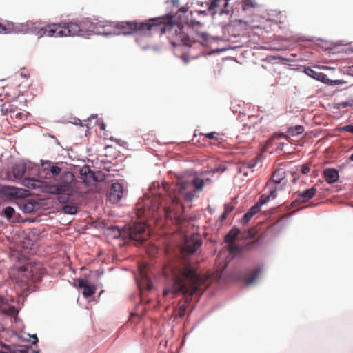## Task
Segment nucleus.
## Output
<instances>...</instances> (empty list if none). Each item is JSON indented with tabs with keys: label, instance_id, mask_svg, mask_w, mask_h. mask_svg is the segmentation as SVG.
Returning <instances> with one entry per match:
<instances>
[{
	"label": "nucleus",
	"instance_id": "obj_1",
	"mask_svg": "<svg viewBox=\"0 0 353 353\" xmlns=\"http://www.w3.org/2000/svg\"><path fill=\"white\" fill-rule=\"evenodd\" d=\"M164 273L172 276L173 285L170 288L163 290V296H166L171 293L174 295L178 293L186 295L183 303L174 310L175 316L182 318L192 301V296L197 293L201 294L208 288L210 276L200 274L196 266L190 262L168 265L164 268Z\"/></svg>",
	"mask_w": 353,
	"mask_h": 353
},
{
	"label": "nucleus",
	"instance_id": "obj_2",
	"mask_svg": "<svg viewBox=\"0 0 353 353\" xmlns=\"http://www.w3.org/2000/svg\"><path fill=\"white\" fill-rule=\"evenodd\" d=\"M36 35L41 38L43 37H62L68 36L83 35L79 25L77 23H58L46 25L35 32Z\"/></svg>",
	"mask_w": 353,
	"mask_h": 353
},
{
	"label": "nucleus",
	"instance_id": "obj_3",
	"mask_svg": "<svg viewBox=\"0 0 353 353\" xmlns=\"http://www.w3.org/2000/svg\"><path fill=\"white\" fill-rule=\"evenodd\" d=\"M168 34V37L173 39V45L181 43L185 46H190V39L183 32V26L174 23L172 21V16L166 15L162 17L161 28L160 35Z\"/></svg>",
	"mask_w": 353,
	"mask_h": 353
},
{
	"label": "nucleus",
	"instance_id": "obj_4",
	"mask_svg": "<svg viewBox=\"0 0 353 353\" xmlns=\"http://www.w3.org/2000/svg\"><path fill=\"white\" fill-rule=\"evenodd\" d=\"M74 176L70 171L61 172L59 179L56 184L48 186V192L50 194H58L60 203H66L73 194L72 184Z\"/></svg>",
	"mask_w": 353,
	"mask_h": 353
},
{
	"label": "nucleus",
	"instance_id": "obj_5",
	"mask_svg": "<svg viewBox=\"0 0 353 353\" xmlns=\"http://www.w3.org/2000/svg\"><path fill=\"white\" fill-rule=\"evenodd\" d=\"M43 274L42 265L39 263H28L17 268L14 272L17 283H27L28 281L39 282Z\"/></svg>",
	"mask_w": 353,
	"mask_h": 353
},
{
	"label": "nucleus",
	"instance_id": "obj_6",
	"mask_svg": "<svg viewBox=\"0 0 353 353\" xmlns=\"http://www.w3.org/2000/svg\"><path fill=\"white\" fill-rule=\"evenodd\" d=\"M161 196L159 195H145L136 205L137 216L141 217L155 216L159 209Z\"/></svg>",
	"mask_w": 353,
	"mask_h": 353
},
{
	"label": "nucleus",
	"instance_id": "obj_7",
	"mask_svg": "<svg viewBox=\"0 0 353 353\" xmlns=\"http://www.w3.org/2000/svg\"><path fill=\"white\" fill-rule=\"evenodd\" d=\"M184 208L179 204L177 199H172L171 206L163 208V212L166 220H170L172 223L179 226V230H182L187 223L186 216L184 214Z\"/></svg>",
	"mask_w": 353,
	"mask_h": 353
},
{
	"label": "nucleus",
	"instance_id": "obj_8",
	"mask_svg": "<svg viewBox=\"0 0 353 353\" xmlns=\"http://www.w3.org/2000/svg\"><path fill=\"white\" fill-rule=\"evenodd\" d=\"M128 234L129 238L136 241L137 244H141L148 239L149 236L147 226L143 222H134L129 225Z\"/></svg>",
	"mask_w": 353,
	"mask_h": 353
},
{
	"label": "nucleus",
	"instance_id": "obj_9",
	"mask_svg": "<svg viewBox=\"0 0 353 353\" xmlns=\"http://www.w3.org/2000/svg\"><path fill=\"white\" fill-rule=\"evenodd\" d=\"M162 23V17L154 18L148 20L145 22H139L135 21L136 32L146 33L151 32L153 33H159L160 34Z\"/></svg>",
	"mask_w": 353,
	"mask_h": 353
},
{
	"label": "nucleus",
	"instance_id": "obj_10",
	"mask_svg": "<svg viewBox=\"0 0 353 353\" xmlns=\"http://www.w3.org/2000/svg\"><path fill=\"white\" fill-rule=\"evenodd\" d=\"M285 185V183H277L272 181H268L264 188L265 194L261 195V196L265 199L267 202L271 199H275L277 196V192L284 190Z\"/></svg>",
	"mask_w": 353,
	"mask_h": 353
},
{
	"label": "nucleus",
	"instance_id": "obj_11",
	"mask_svg": "<svg viewBox=\"0 0 353 353\" xmlns=\"http://www.w3.org/2000/svg\"><path fill=\"white\" fill-rule=\"evenodd\" d=\"M113 29L112 31H115L116 33L114 34H131L136 32V24L134 21H121V22H112Z\"/></svg>",
	"mask_w": 353,
	"mask_h": 353
},
{
	"label": "nucleus",
	"instance_id": "obj_12",
	"mask_svg": "<svg viewBox=\"0 0 353 353\" xmlns=\"http://www.w3.org/2000/svg\"><path fill=\"white\" fill-rule=\"evenodd\" d=\"M316 188L314 186L307 189L303 192H297L294 193V196L296 197L294 201L292 203V206H296L300 203H305L310 199H312L316 193Z\"/></svg>",
	"mask_w": 353,
	"mask_h": 353
},
{
	"label": "nucleus",
	"instance_id": "obj_13",
	"mask_svg": "<svg viewBox=\"0 0 353 353\" xmlns=\"http://www.w3.org/2000/svg\"><path fill=\"white\" fill-rule=\"evenodd\" d=\"M92 31L97 34L102 35H110L116 33L115 31H112L113 25L112 22L108 21H99L91 25Z\"/></svg>",
	"mask_w": 353,
	"mask_h": 353
},
{
	"label": "nucleus",
	"instance_id": "obj_14",
	"mask_svg": "<svg viewBox=\"0 0 353 353\" xmlns=\"http://www.w3.org/2000/svg\"><path fill=\"white\" fill-rule=\"evenodd\" d=\"M23 24H15L12 21H5L0 23V34L19 33L24 30Z\"/></svg>",
	"mask_w": 353,
	"mask_h": 353
},
{
	"label": "nucleus",
	"instance_id": "obj_15",
	"mask_svg": "<svg viewBox=\"0 0 353 353\" xmlns=\"http://www.w3.org/2000/svg\"><path fill=\"white\" fill-rule=\"evenodd\" d=\"M201 245V241L196 235H192L190 238L185 239L183 250L188 253H194Z\"/></svg>",
	"mask_w": 353,
	"mask_h": 353
},
{
	"label": "nucleus",
	"instance_id": "obj_16",
	"mask_svg": "<svg viewBox=\"0 0 353 353\" xmlns=\"http://www.w3.org/2000/svg\"><path fill=\"white\" fill-rule=\"evenodd\" d=\"M123 195V188L121 183H114L111 185L109 200L112 203H118Z\"/></svg>",
	"mask_w": 353,
	"mask_h": 353
},
{
	"label": "nucleus",
	"instance_id": "obj_17",
	"mask_svg": "<svg viewBox=\"0 0 353 353\" xmlns=\"http://www.w3.org/2000/svg\"><path fill=\"white\" fill-rule=\"evenodd\" d=\"M267 201L261 196L257 203L253 205L242 217L241 223L243 224L248 223L250 220L261 210V207L265 204Z\"/></svg>",
	"mask_w": 353,
	"mask_h": 353
},
{
	"label": "nucleus",
	"instance_id": "obj_18",
	"mask_svg": "<svg viewBox=\"0 0 353 353\" xmlns=\"http://www.w3.org/2000/svg\"><path fill=\"white\" fill-rule=\"evenodd\" d=\"M0 353H39L31 346H20L11 350L7 346L0 344Z\"/></svg>",
	"mask_w": 353,
	"mask_h": 353
},
{
	"label": "nucleus",
	"instance_id": "obj_19",
	"mask_svg": "<svg viewBox=\"0 0 353 353\" xmlns=\"http://www.w3.org/2000/svg\"><path fill=\"white\" fill-rule=\"evenodd\" d=\"M1 193L7 199H18L21 196V190L11 186H4L1 190Z\"/></svg>",
	"mask_w": 353,
	"mask_h": 353
},
{
	"label": "nucleus",
	"instance_id": "obj_20",
	"mask_svg": "<svg viewBox=\"0 0 353 353\" xmlns=\"http://www.w3.org/2000/svg\"><path fill=\"white\" fill-rule=\"evenodd\" d=\"M78 286L79 288L83 289V296L85 298L91 296L96 292V287L92 285H88V281L85 279H78Z\"/></svg>",
	"mask_w": 353,
	"mask_h": 353
},
{
	"label": "nucleus",
	"instance_id": "obj_21",
	"mask_svg": "<svg viewBox=\"0 0 353 353\" xmlns=\"http://www.w3.org/2000/svg\"><path fill=\"white\" fill-rule=\"evenodd\" d=\"M190 186L189 181H182L179 183V192L183 195L185 199L188 201H192L196 196V192L194 190L185 192Z\"/></svg>",
	"mask_w": 353,
	"mask_h": 353
},
{
	"label": "nucleus",
	"instance_id": "obj_22",
	"mask_svg": "<svg viewBox=\"0 0 353 353\" xmlns=\"http://www.w3.org/2000/svg\"><path fill=\"white\" fill-rule=\"evenodd\" d=\"M139 275L141 279V283H139L140 287L143 286L146 290H150L152 288V283L150 278L147 274L144 266L139 267Z\"/></svg>",
	"mask_w": 353,
	"mask_h": 353
},
{
	"label": "nucleus",
	"instance_id": "obj_23",
	"mask_svg": "<svg viewBox=\"0 0 353 353\" xmlns=\"http://www.w3.org/2000/svg\"><path fill=\"white\" fill-rule=\"evenodd\" d=\"M305 129L303 125H297L295 126H290L286 130V135L284 134H279L280 137H296L303 133Z\"/></svg>",
	"mask_w": 353,
	"mask_h": 353
},
{
	"label": "nucleus",
	"instance_id": "obj_24",
	"mask_svg": "<svg viewBox=\"0 0 353 353\" xmlns=\"http://www.w3.org/2000/svg\"><path fill=\"white\" fill-rule=\"evenodd\" d=\"M26 172V166L23 163H17L12 167V173L16 179H21Z\"/></svg>",
	"mask_w": 353,
	"mask_h": 353
},
{
	"label": "nucleus",
	"instance_id": "obj_25",
	"mask_svg": "<svg viewBox=\"0 0 353 353\" xmlns=\"http://www.w3.org/2000/svg\"><path fill=\"white\" fill-rule=\"evenodd\" d=\"M325 180L329 184L335 183L339 179V172L335 169L328 168L323 171Z\"/></svg>",
	"mask_w": 353,
	"mask_h": 353
},
{
	"label": "nucleus",
	"instance_id": "obj_26",
	"mask_svg": "<svg viewBox=\"0 0 353 353\" xmlns=\"http://www.w3.org/2000/svg\"><path fill=\"white\" fill-rule=\"evenodd\" d=\"M285 179V172L283 169L280 168V169L276 170L273 172L271 179L268 181H272L274 183H287V181Z\"/></svg>",
	"mask_w": 353,
	"mask_h": 353
},
{
	"label": "nucleus",
	"instance_id": "obj_27",
	"mask_svg": "<svg viewBox=\"0 0 353 353\" xmlns=\"http://www.w3.org/2000/svg\"><path fill=\"white\" fill-rule=\"evenodd\" d=\"M22 184L30 189H37L41 187V181L32 178H25Z\"/></svg>",
	"mask_w": 353,
	"mask_h": 353
},
{
	"label": "nucleus",
	"instance_id": "obj_28",
	"mask_svg": "<svg viewBox=\"0 0 353 353\" xmlns=\"http://www.w3.org/2000/svg\"><path fill=\"white\" fill-rule=\"evenodd\" d=\"M305 73L309 77L319 81H323L325 76L323 73L316 72L310 67L305 68Z\"/></svg>",
	"mask_w": 353,
	"mask_h": 353
},
{
	"label": "nucleus",
	"instance_id": "obj_29",
	"mask_svg": "<svg viewBox=\"0 0 353 353\" xmlns=\"http://www.w3.org/2000/svg\"><path fill=\"white\" fill-rule=\"evenodd\" d=\"M239 234V229L236 228H232L230 232L226 234L225 241L228 243H234Z\"/></svg>",
	"mask_w": 353,
	"mask_h": 353
},
{
	"label": "nucleus",
	"instance_id": "obj_30",
	"mask_svg": "<svg viewBox=\"0 0 353 353\" xmlns=\"http://www.w3.org/2000/svg\"><path fill=\"white\" fill-rule=\"evenodd\" d=\"M17 111V108L10 103H5L2 105L1 112L3 114H14Z\"/></svg>",
	"mask_w": 353,
	"mask_h": 353
},
{
	"label": "nucleus",
	"instance_id": "obj_31",
	"mask_svg": "<svg viewBox=\"0 0 353 353\" xmlns=\"http://www.w3.org/2000/svg\"><path fill=\"white\" fill-rule=\"evenodd\" d=\"M190 185H192L197 191L201 192L204 186V179L199 177H195L191 182H190Z\"/></svg>",
	"mask_w": 353,
	"mask_h": 353
},
{
	"label": "nucleus",
	"instance_id": "obj_32",
	"mask_svg": "<svg viewBox=\"0 0 353 353\" xmlns=\"http://www.w3.org/2000/svg\"><path fill=\"white\" fill-rule=\"evenodd\" d=\"M260 19V17L258 15H256V16H254V19L248 20L245 22V23L249 28H251V29L261 28V25L259 23V21H258V19Z\"/></svg>",
	"mask_w": 353,
	"mask_h": 353
},
{
	"label": "nucleus",
	"instance_id": "obj_33",
	"mask_svg": "<svg viewBox=\"0 0 353 353\" xmlns=\"http://www.w3.org/2000/svg\"><path fill=\"white\" fill-rule=\"evenodd\" d=\"M80 174L82 176H85V178H91L93 177L95 181H98L99 179L95 176L94 174L92 172L90 167L88 165H84L80 171Z\"/></svg>",
	"mask_w": 353,
	"mask_h": 353
},
{
	"label": "nucleus",
	"instance_id": "obj_34",
	"mask_svg": "<svg viewBox=\"0 0 353 353\" xmlns=\"http://www.w3.org/2000/svg\"><path fill=\"white\" fill-rule=\"evenodd\" d=\"M261 272V270L259 268H257L252 274L250 276L248 277L245 281V283L246 285H251L252 283H254L256 280L257 279L259 274Z\"/></svg>",
	"mask_w": 353,
	"mask_h": 353
},
{
	"label": "nucleus",
	"instance_id": "obj_35",
	"mask_svg": "<svg viewBox=\"0 0 353 353\" xmlns=\"http://www.w3.org/2000/svg\"><path fill=\"white\" fill-rule=\"evenodd\" d=\"M256 3L252 0H243L242 1V10L245 11L250 8H253L256 6Z\"/></svg>",
	"mask_w": 353,
	"mask_h": 353
},
{
	"label": "nucleus",
	"instance_id": "obj_36",
	"mask_svg": "<svg viewBox=\"0 0 353 353\" xmlns=\"http://www.w3.org/2000/svg\"><path fill=\"white\" fill-rule=\"evenodd\" d=\"M49 172L52 174L53 176H56L59 174H61V172H63L62 168L58 166L57 163H53V165L50 168Z\"/></svg>",
	"mask_w": 353,
	"mask_h": 353
},
{
	"label": "nucleus",
	"instance_id": "obj_37",
	"mask_svg": "<svg viewBox=\"0 0 353 353\" xmlns=\"http://www.w3.org/2000/svg\"><path fill=\"white\" fill-rule=\"evenodd\" d=\"M65 214H74L77 212V207L75 205H66L63 208Z\"/></svg>",
	"mask_w": 353,
	"mask_h": 353
},
{
	"label": "nucleus",
	"instance_id": "obj_38",
	"mask_svg": "<svg viewBox=\"0 0 353 353\" xmlns=\"http://www.w3.org/2000/svg\"><path fill=\"white\" fill-rule=\"evenodd\" d=\"M256 117H254V116H250L248 118V120H249V123H245L243 125L245 128H248L249 129L251 128V123H253V125H252V127L254 129H256V125L259 124V122L261 123V119H259L258 121H254V120L256 119Z\"/></svg>",
	"mask_w": 353,
	"mask_h": 353
},
{
	"label": "nucleus",
	"instance_id": "obj_39",
	"mask_svg": "<svg viewBox=\"0 0 353 353\" xmlns=\"http://www.w3.org/2000/svg\"><path fill=\"white\" fill-rule=\"evenodd\" d=\"M199 135L203 136L205 138L210 139V140H214V141H219L220 139L219 134L215 132H210V133H200Z\"/></svg>",
	"mask_w": 353,
	"mask_h": 353
},
{
	"label": "nucleus",
	"instance_id": "obj_40",
	"mask_svg": "<svg viewBox=\"0 0 353 353\" xmlns=\"http://www.w3.org/2000/svg\"><path fill=\"white\" fill-rule=\"evenodd\" d=\"M228 250L232 254H237L241 251V248L234 243H231V244L228 243Z\"/></svg>",
	"mask_w": 353,
	"mask_h": 353
},
{
	"label": "nucleus",
	"instance_id": "obj_41",
	"mask_svg": "<svg viewBox=\"0 0 353 353\" xmlns=\"http://www.w3.org/2000/svg\"><path fill=\"white\" fill-rule=\"evenodd\" d=\"M14 212V209L10 206H8L3 210L5 216H6L8 219L12 217Z\"/></svg>",
	"mask_w": 353,
	"mask_h": 353
},
{
	"label": "nucleus",
	"instance_id": "obj_42",
	"mask_svg": "<svg viewBox=\"0 0 353 353\" xmlns=\"http://www.w3.org/2000/svg\"><path fill=\"white\" fill-rule=\"evenodd\" d=\"M14 117L19 120H24L28 117V112H16L14 114Z\"/></svg>",
	"mask_w": 353,
	"mask_h": 353
},
{
	"label": "nucleus",
	"instance_id": "obj_43",
	"mask_svg": "<svg viewBox=\"0 0 353 353\" xmlns=\"http://www.w3.org/2000/svg\"><path fill=\"white\" fill-rule=\"evenodd\" d=\"M54 163L50 161H46L41 163V169L44 171H50V168L53 165Z\"/></svg>",
	"mask_w": 353,
	"mask_h": 353
},
{
	"label": "nucleus",
	"instance_id": "obj_44",
	"mask_svg": "<svg viewBox=\"0 0 353 353\" xmlns=\"http://www.w3.org/2000/svg\"><path fill=\"white\" fill-rule=\"evenodd\" d=\"M0 309L7 313H9L10 314H13L15 312V308L13 306H9L8 311H7L6 307H3V306H1V305H0Z\"/></svg>",
	"mask_w": 353,
	"mask_h": 353
},
{
	"label": "nucleus",
	"instance_id": "obj_45",
	"mask_svg": "<svg viewBox=\"0 0 353 353\" xmlns=\"http://www.w3.org/2000/svg\"><path fill=\"white\" fill-rule=\"evenodd\" d=\"M347 82L342 79L332 80L331 81L332 85H339L345 84Z\"/></svg>",
	"mask_w": 353,
	"mask_h": 353
},
{
	"label": "nucleus",
	"instance_id": "obj_46",
	"mask_svg": "<svg viewBox=\"0 0 353 353\" xmlns=\"http://www.w3.org/2000/svg\"><path fill=\"white\" fill-rule=\"evenodd\" d=\"M343 131L353 134V125H347L342 128Z\"/></svg>",
	"mask_w": 353,
	"mask_h": 353
},
{
	"label": "nucleus",
	"instance_id": "obj_47",
	"mask_svg": "<svg viewBox=\"0 0 353 353\" xmlns=\"http://www.w3.org/2000/svg\"><path fill=\"white\" fill-rule=\"evenodd\" d=\"M301 171L302 174H306L310 172V168L307 165H303L301 166Z\"/></svg>",
	"mask_w": 353,
	"mask_h": 353
},
{
	"label": "nucleus",
	"instance_id": "obj_48",
	"mask_svg": "<svg viewBox=\"0 0 353 353\" xmlns=\"http://www.w3.org/2000/svg\"><path fill=\"white\" fill-rule=\"evenodd\" d=\"M233 210V207L230 205H225V214H228L230 212H231Z\"/></svg>",
	"mask_w": 353,
	"mask_h": 353
},
{
	"label": "nucleus",
	"instance_id": "obj_49",
	"mask_svg": "<svg viewBox=\"0 0 353 353\" xmlns=\"http://www.w3.org/2000/svg\"><path fill=\"white\" fill-rule=\"evenodd\" d=\"M248 233L250 237H254L256 234V230L254 228H251L249 230Z\"/></svg>",
	"mask_w": 353,
	"mask_h": 353
},
{
	"label": "nucleus",
	"instance_id": "obj_50",
	"mask_svg": "<svg viewBox=\"0 0 353 353\" xmlns=\"http://www.w3.org/2000/svg\"><path fill=\"white\" fill-rule=\"evenodd\" d=\"M339 105L342 108H346L347 107L348 105H350L349 103L348 102H342L339 104ZM350 105H352V104H350Z\"/></svg>",
	"mask_w": 353,
	"mask_h": 353
},
{
	"label": "nucleus",
	"instance_id": "obj_51",
	"mask_svg": "<svg viewBox=\"0 0 353 353\" xmlns=\"http://www.w3.org/2000/svg\"><path fill=\"white\" fill-rule=\"evenodd\" d=\"M221 170V168H215L211 171H210V172H212V173H216V172H218ZM224 170H221V171L223 172Z\"/></svg>",
	"mask_w": 353,
	"mask_h": 353
},
{
	"label": "nucleus",
	"instance_id": "obj_52",
	"mask_svg": "<svg viewBox=\"0 0 353 353\" xmlns=\"http://www.w3.org/2000/svg\"><path fill=\"white\" fill-rule=\"evenodd\" d=\"M34 341H32V344H36L38 342V338L36 335L32 336Z\"/></svg>",
	"mask_w": 353,
	"mask_h": 353
},
{
	"label": "nucleus",
	"instance_id": "obj_53",
	"mask_svg": "<svg viewBox=\"0 0 353 353\" xmlns=\"http://www.w3.org/2000/svg\"><path fill=\"white\" fill-rule=\"evenodd\" d=\"M211 182H212V180L210 179L206 178L204 179V183H210Z\"/></svg>",
	"mask_w": 353,
	"mask_h": 353
},
{
	"label": "nucleus",
	"instance_id": "obj_54",
	"mask_svg": "<svg viewBox=\"0 0 353 353\" xmlns=\"http://www.w3.org/2000/svg\"><path fill=\"white\" fill-rule=\"evenodd\" d=\"M180 11H181L182 12H186L187 10L185 8H181L180 9Z\"/></svg>",
	"mask_w": 353,
	"mask_h": 353
},
{
	"label": "nucleus",
	"instance_id": "obj_55",
	"mask_svg": "<svg viewBox=\"0 0 353 353\" xmlns=\"http://www.w3.org/2000/svg\"><path fill=\"white\" fill-rule=\"evenodd\" d=\"M349 160H350V161H353V153L350 156V157H349Z\"/></svg>",
	"mask_w": 353,
	"mask_h": 353
},
{
	"label": "nucleus",
	"instance_id": "obj_56",
	"mask_svg": "<svg viewBox=\"0 0 353 353\" xmlns=\"http://www.w3.org/2000/svg\"><path fill=\"white\" fill-rule=\"evenodd\" d=\"M105 124L102 123L101 125V130H105Z\"/></svg>",
	"mask_w": 353,
	"mask_h": 353
},
{
	"label": "nucleus",
	"instance_id": "obj_57",
	"mask_svg": "<svg viewBox=\"0 0 353 353\" xmlns=\"http://www.w3.org/2000/svg\"><path fill=\"white\" fill-rule=\"evenodd\" d=\"M228 214H225V212H224L223 214H222V219H225L226 217Z\"/></svg>",
	"mask_w": 353,
	"mask_h": 353
},
{
	"label": "nucleus",
	"instance_id": "obj_58",
	"mask_svg": "<svg viewBox=\"0 0 353 353\" xmlns=\"http://www.w3.org/2000/svg\"><path fill=\"white\" fill-rule=\"evenodd\" d=\"M223 12H225L224 9H221V11H220V13H223Z\"/></svg>",
	"mask_w": 353,
	"mask_h": 353
},
{
	"label": "nucleus",
	"instance_id": "obj_59",
	"mask_svg": "<svg viewBox=\"0 0 353 353\" xmlns=\"http://www.w3.org/2000/svg\"><path fill=\"white\" fill-rule=\"evenodd\" d=\"M254 165H255V163L252 164V165H250V168H253V167H254Z\"/></svg>",
	"mask_w": 353,
	"mask_h": 353
},
{
	"label": "nucleus",
	"instance_id": "obj_60",
	"mask_svg": "<svg viewBox=\"0 0 353 353\" xmlns=\"http://www.w3.org/2000/svg\"><path fill=\"white\" fill-rule=\"evenodd\" d=\"M350 71L353 73V66L350 68Z\"/></svg>",
	"mask_w": 353,
	"mask_h": 353
},
{
	"label": "nucleus",
	"instance_id": "obj_61",
	"mask_svg": "<svg viewBox=\"0 0 353 353\" xmlns=\"http://www.w3.org/2000/svg\"><path fill=\"white\" fill-rule=\"evenodd\" d=\"M194 136L196 137V131L194 132Z\"/></svg>",
	"mask_w": 353,
	"mask_h": 353
}]
</instances>
